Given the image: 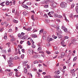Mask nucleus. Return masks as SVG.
<instances>
[{"label": "nucleus", "instance_id": "nucleus-1", "mask_svg": "<svg viewBox=\"0 0 78 78\" xmlns=\"http://www.w3.org/2000/svg\"><path fill=\"white\" fill-rule=\"evenodd\" d=\"M51 3L50 4L51 6H52L54 8H56V5H58L57 3L55 2L53 0L51 1Z\"/></svg>", "mask_w": 78, "mask_h": 78}, {"label": "nucleus", "instance_id": "nucleus-2", "mask_svg": "<svg viewBox=\"0 0 78 78\" xmlns=\"http://www.w3.org/2000/svg\"><path fill=\"white\" fill-rule=\"evenodd\" d=\"M60 5L62 8H66L67 6V4L66 2H63L61 3Z\"/></svg>", "mask_w": 78, "mask_h": 78}, {"label": "nucleus", "instance_id": "nucleus-3", "mask_svg": "<svg viewBox=\"0 0 78 78\" xmlns=\"http://www.w3.org/2000/svg\"><path fill=\"white\" fill-rule=\"evenodd\" d=\"M48 14L50 17H53V15L54 14V11H52L48 13Z\"/></svg>", "mask_w": 78, "mask_h": 78}, {"label": "nucleus", "instance_id": "nucleus-4", "mask_svg": "<svg viewBox=\"0 0 78 78\" xmlns=\"http://www.w3.org/2000/svg\"><path fill=\"white\" fill-rule=\"evenodd\" d=\"M28 52L30 55H33V53H34V50L31 49H29Z\"/></svg>", "mask_w": 78, "mask_h": 78}, {"label": "nucleus", "instance_id": "nucleus-5", "mask_svg": "<svg viewBox=\"0 0 78 78\" xmlns=\"http://www.w3.org/2000/svg\"><path fill=\"white\" fill-rule=\"evenodd\" d=\"M51 3L50 1L48 0H45L42 2V4H49Z\"/></svg>", "mask_w": 78, "mask_h": 78}, {"label": "nucleus", "instance_id": "nucleus-6", "mask_svg": "<svg viewBox=\"0 0 78 78\" xmlns=\"http://www.w3.org/2000/svg\"><path fill=\"white\" fill-rule=\"evenodd\" d=\"M27 62H28V61H24L23 62V66H27L28 65V64H27Z\"/></svg>", "mask_w": 78, "mask_h": 78}, {"label": "nucleus", "instance_id": "nucleus-7", "mask_svg": "<svg viewBox=\"0 0 78 78\" xmlns=\"http://www.w3.org/2000/svg\"><path fill=\"white\" fill-rule=\"evenodd\" d=\"M57 35L58 36V39H61V38H62L63 37L62 35L59 34V33H57Z\"/></svg>", "mask_w": 78, "mask_h": 78}, {"label": "nucleus", "instance_id": "nucleus-8", "mask_svg": "<svg viewBox=\"0 0 78 78\" xmlns=\"http://www.w3.org/2000/svg\"><path fill=\"white\" fill-rule=\"evenodd\" d=\"M31 36L33 38H36V37H37V36L36 35V34H32L31 35Z\"/></svg>", "mask_w": 78, "mask_h": 78}, {"label": "nucleus", "instance_id": "nucleus-9", "mask_svg": "<svg viewBox=\"0 0 78 78\" xmlns=\"http://www.w3.org/2000/svg\"><path fill=\"white\" fill-rule=\"evenodd\" d=\"M4 39L6 40L7 39V33H5L4 35Z\"/></svg>", "mask_w": 78, "mask_h": 78}, {"label": "nucleus", "instance_id": "nucleus-10", "mask_svg": "<svg viewBox=\"0 0 78 78\" xmlns=\"http://www.w3.org/2000/svg\"><path fill=\"white\" fill-rule=\"evenodd\" d=\"M13 62V59L12 58V57L10 58L9 60L8 61V63L9 62Z\"/></svg>", "mask_w": 78, "mask_h": 78}, {"label": "nucleus", "instance_id": "nucleus-11", "mask_svg": "<svg viewBox=\"0 0 78 78\" xmlns=\"http://www.w3.org/2000/svg\"><path fill=\"white\" fill-rule=\"evenodd\" d=\"M24 72L25 73H28L27 72V68H24Z\"/></svg>", "mask_w": 78, "mask_h": 78}, {"label": "nucleus", "instance_id": "nucleus-12", "mask_svg": "<svg viewBox=\"0 0 78 78\" xmlns=\"http://www.w3.org/2000/svg\"><path fill=\"white\" fill-rule=\"evenodd\" d=\"M45 22L46 23H50V20H48V19H47L45 20Z\"/></svg>", "mask_w": 78, "mask_h": 78}, {"label": "nucleus", "instance_id": "nucleus-13", "mask_svg": "<svg viewBox=\"0 0 78 78\" xmlns=\"http://www.w3.org/2000/svg\"><path fill=\"white\" fill-rule=\"evenodd\" d=\"M22 6H23V7L24 8H28V7L26 5H22Z\"/></svg>", "mask_w": 78, "mask_h": 78}, {"label": "nucleus", "instance_id": "nucleus-14", "mask_svg": "<svg viewBox=\"0 0 78 78\" xmlns=\"http://www.w3.org/2000/svg\"><path fill=\"white\" fill-rule=\"evenodd\" d=\"M75 10L76 11L77 13L78 14V6H77L76 7Z\"/></svg>", "mask_w": 78, "mask_h": 78}, {"label": "nucleus", "instance_id": "nucleus-15", "mask_svg": "<svg viewBox=\"0 0 78 78\" xmlns=\"http://www.w3.org/2000/svg\"><path fill=\"white\" fill-rule=\"evenodd\" d=\"M5 2H2L0 5H1V6H5Z\"/></svg>", "mask_w": 78, "mask_h": 78}, {"label": "nucleus", "instance_id": "nucleus-16", "mask_svg": "<svg viewBox=\"0 0 78 78\" xmlns=\"http://www.w3.org/2000/svg\"><path fill=\"white\" fill-rule=\"evenodd\" d=\"M31 47L33 48H36V45L34 44H31Z\"/></svg>", "mask_w": 78, "mask_h": 78}, {"label": "nucleus", "instance_id": "nucleus-17", "mask_svg": "<svg viewBox=\"0 0 78 78\" xmlns=\"http://www.w3.org/2000/svg\"><path fill=\"white\" fill-rule=\"evenodd\" d=\"M71 58V57H70L68 60L66 61V64H68V63H69V62H70V60Z\"/></svg>", "mask_w": 78, "mask_h": 78}, {"label": "nucleus", "instance_id": "nucleus-18", "mask_svg": "<svg viewBox=\"0 0 78 78\" xmlns=\"http://www.w3.org/2000/svg\"><path fill=\"white\" fill-rule=\"evenodd\" d=\"M37 74L38 75V77L39 78V77H40V76H41V73L39 72H37Z\"/></svg>", "mask_w": 78, "mask_h": 78}, {"label": "nucleus", "instance_id": "nucleus-19", "mask_svg": "<svg viewBox=\"0 0 78 78\" xmlns=\"http://www.w3.org/2000/svg\"><path fill=\"white\" fill-rule=\"evenodd\" d=\"M9 4V2L8 1H6L5 2V5H8Z\"/></svg>", "mask_w": 78, "mask_h": 78}, {"label": "nucleus", "instance_id": "nucleus-20", "mask_svg": "<svg viewBox=\"0 0 78 78\" xmlns=\"http://www.w3.org/2000/svg\"><path fill=\"white\" fill-rule=\"evenodd\" d=\"M23 14L24 16H26V15H27V14H28V13L24 11L23 12Z\"/></svg>", "mask_w": 78, "mask_h": 78}, {"label": "nucleus", "instance_id": "nucleus-21", "mask_svg": "<svg viewBox=\"0 0 78 78\" xmlns=\"http://www.w3.org/2000/svg\"><path fill=\"white\" fill-rule=\"evenodd\" d=\"M75 72V70H74V69L70 70V72L71 73H74V72Z\"/></svg>", "mask_w": 78, "mask_h": 78}, {"label": "nucleus", "instance_id": "nucleus-22", "mask_svg": "<svg viewBox=\"0 0 78 78\" xmlns=\"http://www.w3.org/2000/svg\"><path fill=\"white\" fill-rule=\"evenodd\" d=\"M37 29L34 28L33 30V33H35V32H37Z\"/></svg>", "mask_w": 78, "mask_h": 78}, {"label": "nucleus", "instance_id": "nucleus-23", "mask_svg": "<svg viewBox=\"0 0 78 78\" xmlns=\"http://www.w3.org/2000/svg\"><path fill=\"white\" fill-rule=\"evenodd\" d=\"M7 52L8 53H10L11 52V48H9L8 50H7Z\"/></svg>", "mask_w": 78, "mask_h": 78}, {"label": "nucleus", "instance_id": "nucleus-24", "mask_svg": "<svg viewBox=\"0 0 78 78\" xmlns=\"http://www.w3.org/2000/svg\"><path fill=\"white\" fill-rule=\"evenodd\" d=\"M18 37H19L20 38V39L22 37H23V35H22V34H19L18 35Z\"/></svg>", "mask_w": 78, "mask_h": 78}, {"label": "nucleus", "instance_id": "nucleus-25", "mask_svg": "<svg viewBox=\"0 0 78 78\" xmlns=\"http://www.w3.org/2000/svg\"><path fill=\"white\" fill-rule=\"evenodd\" d=\"M43 34L44 36H45L46 35V34H47V31H44L43 32Z\"/></svg>", "mask_w": 78, "mask_h": 78}, {"label": "nucleus", "instance_id": "nucleus-26", "mask_svg": "<svg viewBox=\"0 0 78 78\" xmlns=\"http://www.w3.org/2000/svg\"><path fill=\"white\" fill-rule=\"evenodd\" d=\"M20 39H23V40H25V37L23 36Z\"/></svg>", "mask_w": 78, "mask_h": 78}, {"label": "nucleus", "instance_id": "nucleus-27", "mask_svg": "<svg viewBox=\"0 0 78 78\" xmlns=\"http://www.w3.org/2000/svg\"><path fill=\"white\" fill-rule=\"evenodd\" d=\"M76 59H77V57L76 56L74 57L73 59V61H75L76 60Z\"/></svg>", "mask_w": 78, "mask_h": 78}, {"label": "nucleus", "instance_id": "nucleus-28", "mask_svg": "<svg viewBox=\"0 0 78 78\" xmlns=\"http://www.w3.org/2000/svg\"><path fill=\"white\" fill-rule=\"evenodd\" d=\"M54 78H60V76H57L55 75V76H54Z\"/></svg>", "mask_w": 78, "mask_h": 78}, {"label": "nucleus", "instance_id": "nucleus-29", "mask_svg": "<svg viewBox=\"0 0 78 78\" xmlns=\"http://www.w3.org/2000/svg\"><path fill=\"white\" fill-rule=\"evenodd\" d=\"M52 37L55 39H56L57 38V36H55L54 35L52 36Z\"/></svg>", "mask_w": 78, "mask_h": 78}, {"label": "nucleus", "instance_id": "nucleus-30", "mask_svg": "<svg viewBox=\"0 0 78 78\" xmlns=\"http://www.w3.org/2000/svg\"><path fill=\"white\" fill-rule=\"evenodd\" d=\"M54 16L55 17H58V14H57V13L54 14Z\"/></svg>", "mask_w": 78, "mask_h": 78}, {"label": "nucleus", "instance_id": "nucleus-31", "mask_svg": "<svg viewBox=\"0 0 78 78\" xmlns=\"http://www.w3.org/2000/svg\"><path fill=\"white\" fill-rule=\"evenodd\" d=\"M12 72H10L8 74V75L10 76H12Z\"/></svg>", "mask_w": 78, "mask_h": 78}, {"label": "nucleus", "instance_id": "nucleus-32", "mask_svg": "<svg viewBox=\"0 0 78 78\" xmlns=\"http://www.w3.org/2000/svg\"><path fill=\"white\" fill-rule=\"evenodd\" d=\"M43 40H45L46 39V36L44 35L43 36Z\"/></svg>", "mask_w": 78, "mask_h": 78}, {"label": "nucleus", "instance_id": "nucleus-33", "mask_svg": "<svg viewBox=\"0 0 78 78\" xmlns=\"http://www.w3.org/2000/svg\"><path fill=\"white\" fill-rule=\"evenodd\" d=\"M61 55L63 56V57H64V55H65V53L64 52H62L61 53Z\"/></svg>", "mask_w": 78, "mask_h": 78}, {"label": "nucleus", "instance_id": "nucleus-34", "mask_svg": "<svg viewBox=\"0 0 78 78\" xmlns=\"http://www.w3.org/2000/svg\"><path fill=\"white\" fill-rule=\"evenodd\" d=\"M46 53H47V54H48V55H49V54H50L51 53V52L49 51H46Z\"/></svg>", "mask_w": 78, "mask_h": 78}, {"label": "nucleus", "instance_id": "nucleus-35", "mask_svg": "<svg viewBox=\"0 0 78 78\" xmlns=\"http://www.w3.org/2000/svg\"><path fill=\"white\" fill-rule=\"evenodd\" d=\"M74 6H75V4H72L71 5V8H74Z\"/></svg>", "mask_w": 78, "mask_h": 78}, {"label": "nucleus", "instance_id": "nucleus-36", "mask_svg": "<svg viewBox=\"0 0 78 78\" xmlns=\"http://www.w3.org/2000/svg\"><path fill=\"white\" fill-rule=\"evenodd\" d=\"M58 33L60 34H62V32L61 30H60L58 32Z\"/></svg>", "mask_w": 78, "mask_h": 78}, {"label": "nucleus", "instance_id": "nucleus-37", "mask_svg": "<svg viewBox=\"0 0 78 78\" xmlns=\"http://www.w3.org/2000/svg\"><path fill=\"white\" fill-rule=\"evenodd\" d=\"M31 17L33 20H35V19H34V15H32Z\"/></svg>", "mask_w": 78, "mask_h": 78}, {"label": "nucleus", "instance_id": "nucleus-38", "mask_svg": "<svg viewBox=\"0 0 78 78\" xmlns=\"http://www.w3.org/2000/svg\"><path fill=\"white\" fill-rule=\"evenodd\" d=\"M39 63V62L37 61H35L34 62V63L35 64H38Z\"/></svg>", "mask_w": 78, "mask_h": 78}, {"label": "nucleus", "instance_id": "nucleus-39", "mask_svg": "<svg viewBox=\"0 0 78 78\" xmlns=\"http://www.w3.org/2000/svg\"><path fill=\"white\" fill-rule=\"evenodd\" d=\"M44 7L45 8H48V5H44Z\"/></svg>", "mask_w": 78, "mask_h": 78}, {"label": "nucleus", "instance_id": "nucleus-40", "mask_svg": "<svg viewBox=\"0 0 78 78\" xmlns=\"http://www.w3.org/2000/svg\"><path fill=\"white\" fill-rule=\"evenodd\" d=\"M42 50V48L41 47H38L37 49L38 51H39L40 50Z\"/></svg>", "mask_w": 78, "mask_h": 78}, {"label": "nucleus", "instance_id": "nucleus-41", "mask_svg": "<svg viewBox=\"0 0 78 78\" xmlns=\"http://www.w3.org/2000/svg\"><path fill=\"white\" fill-rule=\"evenodd\" d=\"M26 30H27V31H31V28H28Z\"/></svg>", "mask_w": 78, "mask_h": 78}, {"label": "nucleus", "instance_id": "nucleus-42", "mask_svg": "<svg viewBox=\"0 0 78 78\" xmlns=\"http://www.w3.org/2000/svg\"><path fill=\"white\" fill-rule=\"evenodd\" d=\"M63 30L65 32H66V33L67 32V28H65Z\"/></svg>", "mask_w": 78, "mask_h": 78}, {"label": "nucleus", "instance_id": "nucleus-43", "mask_svg": "<svg viewBox=\"0 0 78 78\" xmlns=\"http://www.w3.org/2000/svg\"><path fill=\"white\" fill-rule=\"evenodd\" d=\"M10 43H8L6 44V45H7V46H8V47H9V45L10 44Z\"/></svg>", "mask_w": 78, "mask_h": 78}, {"label": "nucleus", "instance_id": "nucleus-44", "mask_svg": "<svg viewBox=\"0 0 78 78\" xmlns=\"http://www.w3.org/2000/svg\"><path fill=\"white\" fill-rule=\"evenodd\" d=\"M13 22H15V23H18V20H14Z\"/></svg>", "mask_w": 78, "mask_h": 78}, {"label": "nucleus", "instance_id": "nucleus-45", "mask_svg": "<svg viewBox=\"0 0 78 78\" xmlns=\"http://www.w3.org/2000/svg\"><path fill=\"white\" fill-rule=\"evenodd\" d=\"M3 28H0V32H3Z\"/></svg>", "mask_w": 78, "mask_h": 78}, {"label": "nucleus", "instance_id": "nucleus-46", "mask_svg": "<svg viewBox=\"0 0 78 78\" xmlns=\"http://www.w3.org/2000/svg\"><path fill=\"white\" fill-rule=\"evenodd\" d=\"M33 58H37V55H35L32 56Z\"/></svg>", "mask_w": 78, "mask_h": 78}, {"label": "nucleus", "instance_id": "nucleus-47", "mask_svg": "<svg viewBox=\"0 0 78 78\" xmlns=\"http://www.w3.org/2000/svg\"><path fill=\"white\" fill-rule=\"evenodd\" d=\"M24 56L25 55H24V54L22 55H21V58H22V59H23V58H24Z\"/></svg>", "mask_w": 78, "mask_h": 78}, {"label": "nucleus", "instance_id": "nucleus-48", "mask_svg": "<svg viewBox=\"0 0 78 78\" xmlns=\"http://www.w3.org/2000/svg\"><path fill=\"white\" fill-rule=\"evenodd\" d=\"M62 58H63V56H62V55L58 57V59H61Z\"/></svg>", "mask_w": 78, "mask_h": 78}, {"label": "nucleus", "instance_id": "nucleus-49", "mask_svg": "<svg viewBox=\"0 0 78 78\" xmlns=\"http://www.w3.org/2000/svg\"><path fill=\"white\" fill-rule=\"evenodd\" d=\"M16 76L17 77H19V76H20V75H19V73L18 74H16Z\"/></svg>", "mask_w": 78, "mask_h": 78}, {"label": "nucleus", "instance_id": "nucleus-50", "mask_svg": "<svg viewBox=\"0 0 78 78\" xmlns=\"http://www.w3.org/2000/svg\"><path fill=\"white\" fill-rule=\"evenodd\" d=\"M57 49H58V48H57V47L55 46L54 47V50H57Z\"/></svg>", "mask_w": 78, "mask_h": 78}, {"label": "nucleus", "instance_id": "nucleus-51", "mask_svg": "<svg viewBox=\"0 0 78 78\" xmlns=\"http://www.w3.org/2000/svg\"><path fill=\"white\" fill-rule=\"evenodd\" d=\"M65 18V20H66V22H69V20L67 19V18L66 17L65 18Z\"/></svg>", "mask_w": 78, "mask_h": 78}, {"label": "nucleus", "instance_id": "nucleus-52", "mask_svg": "<svg viewBox=\"0 0 78 78\" xmlns=\"http://www.w3.org/2000/svg\"><path fill=\"white\" fill-rule=\"evenodd\" d=\"M43 31H44V30L43 29L41 30L40 31V33H42V32H43Z\"/></svg>", "mask_w": 78, "mask_h": 78}, {"label": "nucleus", "instance_id": "nucleus-53", "mask_svg": "<svg viewBox=\"0 0 78 78\" xmlns=\"http://www.w3.org/2000/svg\"><path fill=\"white\" fill-rule=\"evenodd\" d=\"M12 29H9L8 30V32H12Z\"/></svg>", "mask_w": 78, "mask_h": 78}, {"label": "nucleus", "instance_id": "nucleus-54", "mask_svg": "<svg viewBox=\"0 0 78 78\" xmlns=\"http://www.w3.org/2000/svg\"><path fill=\"white\" fill-rule=\"evenodd\" d=\"M65 39H64L63 40H62V41L61 42V44H62L63 43H64V41H65Z\"/></svg>", "mask_w": 78, "mask_h": 78}, {"label": "nucleus", "instance_id": "nucleus-55", "mask_svg": "<svg viewBox=\"0 0 78 78\" xmlns=\"http://www.w3.org/2000/svg\"><path fill=\"white\" fill-rule=\"evenodd\" d=\"M21 51L23 53H24L25 52V49H22Z\"/></svg>", "mask_w": 78, "mask_h": 78}, {"label": "nucleus", "instance_id": "nucleus-56", "mask_svg": "<svg viewBox=\"0 0 78 78\" xmlns=\"http://www.w3.org/2000/svg\"><path fill=\"white\" fill-rule=\"evenodd\" d=\"M66 28V27H64V26H62L61 27V28L62 29L64 30V29H65Z\"/></svg>", "mask_w": 78, "mask_h": 78}, {"label": "nucleus", "instance_id": "nucleus-57", "mask_svg": "<svg viewBox=\"0 0 78 78\" xmlns=\"http://www.w3.org/2000/svg\"><path fill=\"white\" fill-rule=\"evenodd\" d=\"M47 78H51V76L50 75H48L47 76Z\"/></svg>", "mask_w": 78, "mask_h": 78}, {"label": "nucleus", "instance_id": "nucleus-58", "mask_svg": "<svg viewBox=\"0 0 78 78\" xmlns=\"http://www.w3.org/2000/svg\"><path fill=\"white\" fill-rule=\"evenodd\" d=\"M58 18H61L62 17V16L59 15H58Z\"/></svg>", "mask_w": 78, "mask_h": 78}, {"label": "nucleus", "instance_id": "nucleus-59", "mask_svg": "<svg viewBox=\"0 0 78 78\" xmlns=\"http://www.w3.org/2000/svg\"><path fill=\"white\" fill-rule=\"evenodd\" d=\"M53 41V38H50L48 40V41Z\"/></svg>", "mask_w": 78, "mask_h": 78}, {"label": "nucleus", "instance_id": "nucleus-60", "mask_svg": "<svg viewBox=\"0 0 78 78\" xmlns=\"http://www.w3.org/2000/svg\"><path fill=\"white\" fill-rule=\"evenodd\" d=\"M27 42V44L29 45H31V43L29 41H28Z\"/></svg>", "mask_w": 78, "mask_h": 78}, {"label": "nucleus", "instance_id": "nucleus-61", "mask_svg": "<svg viewBox=\"0 0 78 78\" xmlns=\"http://www.w3.org/2000/svg\"><path fill=\"white\" fill-rule=\"evenodd\" d=\"M39 53H44V52L42 51H40L39 52Z\"/></svg>", "mask_w": 78, "mask_h": 78}, {"label": "nucleus", "instance_id": "nucleus-62", "mask_svg": "<svg viewBox=\"0 0 78 78\" xmlns=\"http://www.w3.org/2000/svg\"><path fill=\"white\" fill-rule=\"evenodd\" d=\"M56 73L57 75H59V74L60 73V72H59V71H57L56 72Z\"/></svg>", "mask_w": 78, "mask_h": 78}, {"label": "nucleus", "instance_id": "nucleus-63", "mask_svg": "<svg viewBox=\"0 0 78 78\" xmlns=\"http://www.w3.org/2000/svg\"><path fill=\"white\" fill-rule=\"evenodd\" d=\"M41 56L43 57V58H45V55H44V54H42L41 55Z\"/></svg>", "mask_w": 78, "mask_h": 78}, {"label": "nucleus", "instance_id": "nucleus-64", "mask_svg": "<svg viewBox=\"0 0 78 78\" xmlns=\"http://www.w3.org/2000/svg\"><path fill=\"white\" fill-rule=\"evenodd\" d=\"M69 37L67 36H66L65 37V39H69Z\"/></svg>", "mask_w": 78, "mask_h": 78}]
</instances>
